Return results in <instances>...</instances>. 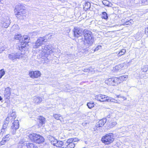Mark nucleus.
<instances>
[{"mask_svg": "<svg viewBox=\"0 0 148 148\" xmlns=\"http://www.w3.org/2000/svg\"><path fill=\"white\" fill-rule=\"evenodd\" d=\"M22 41L21 44H18L16 47V49L19 50L18 52L15 53H12L8 55V57L10 60L14 61L17 59H25L26 55L23 51L26 44L29 42L30 38L27 36H24L22 38Z\"/></svg>", "mask_w": 148, "mask_h": 148, "instance_id": "1", "label": "nucleus"}, {"mask_svg": "<svg viewBox=\"0 0 148 148\" xmlns=\"http://www.w3.org/2000/svg\"><path fill=\"white\" fill-rule=\"evenodd\" d=\"M85 40H81L79 42H82L84 45L87 47L91 46L94 42V38L92 37V32L87 29H84L83 31Z\"/></svg>", "mask_w": 148, "mask_h": 148, "instance_id": "2", "label": "nucleus"}, {"mask_svg": "<svg viewBox=\"0 0 148 148\" xmlns=\"http://www.w3.org/2000/svg\"><path fill=\"white\" fill-rule=\"evenodd\" d=\"M51 35L50 34H48L43 37H40L38 38L36 42L34 45H33L34 48H38L42 45L44 42H46V40L50 38Z\"/></svg>", "mask_w": 148, "mask_h": 148, "instance_id": "3", "label": "nucleus"}, {"mask_svg": "<svg viewBox=\"0 0 148 148\" xmlns=\"http://www.w3.org/2000/svg\"><path fill=\"white\" fill-rule=\"evenodd\" d=\"M7 118H9V120L11 122L14 121V122L12 123V125L11 126L10 128V132L12 134H15L16 130L19 128V121L17 120H14L15 118L11 117L9 115Z\"/></svg>", "mask_w": 148, "mask_h": 148, "instance_id": "4", "label": "nucleus"}, {"mask_svg": "<svg viewBox=\"0 0 148 148\" xmlns=\"http://www.w3.org/2000/svg\"><path fill=\"white\" fill-rule=\"evenodd\" d=\"M29 138L34 143L40 144L44 141V138L41 136L35 134H30L29 135Z\"/></svg>", "mask_w": 148, "mask_h": 148, "instance_id": "5", "label": "nucleus"}, {"mask_svg": "<svg viewBox=\"0 0 148 148\" xmlns=\"http://www.w3.org/2000/svg\"><path fill=\"white\" fill-rule=\"evenodd\" d=\"M114 140V136L112 133L107 134L101 138L102 142L106 145H109L112 143Z\"/></svg>", "mask_w": 148, "mask_h": 148, "instance_id": "6", "label": "nucleus"}, {"mask_svg": "<svg viewBox=\"0 0 148 148\" xmlns=\"http://www.w3.org/2000/svg\"><path fill=\"white\" fill-rule=\"evenodd\" d=\"M73 34L75 37L79 38L78 40L79 41L82 40H84V38L82 36H81L83 32V30L80 28L76 27H75L73 30Z\"/></svg>", "mask_w": 148, "mask_h": 148, "instance_id": "7", "label": "nucleus"}, {"mask_svg": "<svg viewBox=\"0 0 148 148\" xmlns=\"http://www.w3.org/2000/svg\"><path fill=\"white\" fill-rule=\"evenodd\" d=\"M106 118L103 119L99 120L96 123L95 127L94 128L95 130H100L106 123Z\"/></svg>", "mask_w": 148, "mask_h": 148, "instance_id": "8", "label": "nucleus"}, {"mask_svg": "<svg viewBox=\"0 0 148 148\" xmlns=\"http://www.w3.org/2000/svg\"><path fill=\"white\" fill-rule=\"evenodd\" d=\"M26 11L25 10H21V11L14 13L16 16L20 19H23L26 16Z\"/></svg>", "mask_w": 148, "mask_h": 148, "instance_id": "9", "label": "nucleus"}, {"mask_svg": "<svg viewBox=\"0 0 148 148\" xmlns=\"http://www.w3.org/2000/svg\"><path fill=\"white\" fill-rule=\"evenodd\" d=\"M42 49L43 50L44 52L45 51H48L49 53H51L53 52V47L51 44H49L48 45H46L45 46H42Z\"/></svg>", "mask_w": 148, "mask_h": 148, "instance_id": "10", "label": "nucleus"}, {"mask_svg": "<svg viewBox=\"0 0 148 148\" xmlns=\"http://www.w3.org/2000/svg\"><path fill=\"white\" fill-rule=\"evenodd\" d=\"M29 75L31 77L38 78L40 76L41 73L39 71H32L29 72Z\"/></svg>", "mask_w": 148, "mask_h": 148, "instance_id": "11", "label": "nucleus"}, {"mask_svg": "<svg viewBox=\"0 0 148 148\" xmlns=\"http://www.w3.org/2000/svg\"><path fill=\"white\" fill-rule=\"evenodd\" d=\"M48 138L50 140L51 144L54 146H56L58 141V140L55 138L54 137L51 135L48 136Z\"/></svg>", "mask_w": 148, "mask_h": 148, "instance_id": "12", "label": "nucleus"}, {"mask_svg": "<svg viewBox=\"0 0 148 148\" xmlns=\"http://www.w3.org/2000/svg\"><path fill=\"white\" fill-rule=\"evenodd\" d=\"M10 23V20L8 17L5 19L4 21L2 23V27L5 28H7Z\"/></svg>", "mask_w": 148, "mask_h": 148, "instance_id": "13", "label": "nucleus"}, {"mask_svg": "<svg viewBox=\"0 0 148 148\" xmlns=\"http://www.w3.org/2000/svg\"><path fill=\"white\" fill-rule=\"evenodd\" d=\"M23 7H23V5L20 3L16 5L15 6L14 9V13L21 11V10H24Z\"/></svg>", "mask_w": 148, "mask_h": 148, "instance_id": "14", "label": "nucleus"}, {"mask_svg": "<svg viewBox=\"0 0 148 148\" xmlns=\"http://www.w3.org/2000/svg\"><path fill=\"white\" fill-rule=\"evenodd\" d=\"M11 94V88L8 87L5 88L4 96L6 99L9 97Z\"/></svg>", "mask_w": 148, "mask_h": 148, "instance_id": "15", "label": "nucleus"}, {"mask_svg": "<svg viewBox=\"0 0 148 148\" xmlns=\"http://www.w3.org/2000/svg\"><path fill=\"white\" fill-rule=\"evenodd\" d=\"M42 101V99L39 97H35L33 99V102L36 104L40 103Z\"/></svg>", "mask_w": 148, "mask_h": 148, "instance_id": "16", "label": "nucleus"}, {"mask_svg": "<svg viewBox=\"0 0 148 148\" xmlns=\"http://www.w3.org/2000/svg\"><path fill=\"white\" fill-rule=\"evenodd\" d=\"M76 144V143H75L66 144L65 143L64 144V145H66V147H63V148H74L75 147V145Z\"/></svg>", "mask_w": 148, "mask_h": 148, "instance_id": "17", "label": "nucleus"}, {"mask_svg": "<svg viewBox=\"0 0 148 148\" xmlns=\"http://www.w3.org/2000/svg\"><path fill=\"white\" fill-rule=\"evenodd\" d=\"M53 116L57 120H60L61 123L62 121H63L62 117L61 116V115L60 114H54L53 115Z\"/></svg>", "mask_w": 148, "mask_h": 148, "instance_id": "18", "label": "nucleus"}, {"mask_svg": "<svg viewBox=\"0 0 148 148\" xmlns=\"http://www.w3.org/2000/svg\"><path fill=\"white\" fill-rule=\"evenodd\" d=\"M112 81L113 77H111L106 80L105 81V83L108 85H112V84H113Z\"/></svg>", "mask_w": 148, "mask_h": 148, "instance_id": "19", "label": "nucleus"}, {"mask_svg": "<svg viewBox=\"0 0 148 148\" xmlns=\"http://www.w3.org/2000/svg\"><path fill=\"white\" fill-rule=\"evenodd\" d=\"M101 101H109V97L106 95H102Z\"/></svg>", "mask_w": 148, "mask_h": 148, "instance_id": "20", "label": "nucleus"}, {"mask_svg": "<svg viewBox=\"0 0 148 148\" xmlns=\"http://www.w3.org/2000/svg\"><path fill=\"white\" fill-rule=\"evenodd\" d=\"M27 148H38V147L33 143H28L26 144Z\"/></svg>", "mask_w": 148, "mask_h": 148, "instance_id": "21", "label": "nucleus"}, {"mask_svg": "<svg viewBox=\"0 0 148 148\" xmlns=\"http://www.w3.org/2000/svg\"><path fill=\"white\" fill-rule=\"evenodd\" d=\"M39 122L42 125L45 124V119L44 117L40 116L39 118Z\"/></svg>", "mask_w": 148, "mask_h": 148, "instance_id": "22", "label": "nucleus"}, {"mask_svg": "<svg viewBox=\"0 0 148 148\" xmlns=\"http://www.w3.org/2000/svg\"><path fill=\"white\" fill-rule=\"evenodd\" d=\"M87 105L88 108L91 109L94 107L95 105L94 103L92 102H90L88 103Z\"/></svg>", "mask_w": 148, "mask_h": 148, "instance_id": "23", "label": "nucleus"}, {"mask_svg": "<svg viewBox=\"0 0 148 148\" xmlns=\"http://www.w3.org/2000/svg\"><path fill=\"white\" fill-rule=\"evenodd\" d=\"M90 7V3L88 2H86L84 6V8L85 9L87 10L89 9Z\"/></svg>", "mask_w": 148, "mask_h": 148, "instance_id": "24", "label": "nucleus"}, {"mask_svg": "<svg viewBox=\"0 0 148 148\" xmlns=\"http://www.w3.org/2000/svg\"><path fill=\"white\" fill-rule=\"evenodd\" d=\"M128 78V75H124L122 76L119 77V79H120L121 82L124 80H125Z\"/></svg>", "mask_w": 148, "mask_h": 148, "instance_id": "25", "label": "nucleus"}, {"mask_svg": "<svg viewBox=\"0 0 148 148\" xmlns=\"http://www.w3.org/2000/svg\"><path fill=\"white\" fill-rule=\"evenodd\" d=\"M126 50L125 49H122L121 50L119 53L118 54V56H121L124 55L125 53L126 52Z\"/></svg>", "mask_w": 148, "mask_h": 148, "instance_id": "26", "label": "nucleus"}, {"mask_svg": "<svg viewBox=\"0 0 148 148\" xmlns=\"http://www.w3.org/2000/svg\"><path fill=\"white\" fill-rule=\"evenodd\" d=\"M64 144V142L61 141H58L56 147H61Z\"/></svg>", "mask_w": 148, "mask_h": 148, "instance_id": "27", "label": "nucleus"}, {"mask_svg": "<svg viewBox=\"0 0 148 148\" xmlns=\"http://www.w3.org/2000/svg\"><path fill=\"white\" fill-rule=\"evenodd\" d=\"M102 18L106 20L108 18V14L106 12H103L102 13Z\"/></svg>", "mask_w": 148, "mask_h": 148, "instance_id": "28", "label": "nucleus"}, {"mask_svg": "<svg viewBox=\"0 0 148 148\" xmlns=\"http://www.w3.org/2000/svg\"><path fill=\"white\" fill-rule=\"evenodd\" d=\"M109 98L110 99H109V101H111V102H113L114 103H119V100H116L113 98L110 97Z\"/></svg>", "mask_w": 148, "mask_h": 148, "instance_id": "29", "label": "nucleus"}, {"mask_svg": "<svg viewBox=\"0 0 148 148\" xmlns=\"http://www.w3.org/2000/svg\"><path fill=\"white\" fill-rule=\"evenodd\" d=\"M21 37L22 36L21 34H16L15 35L14 38L16 40H21Z\"/></svg>", "mask_w": 148, "mask_h": 148, "instance_id": "30", "label": "nucleus"}, {"mask_svg": "<svg viewBox=\"0 0 148 148\" xmlns=\"http://www.w3.org/2000/svg\"><path fill=\"white\" fill-rule=\"evenodd\" d=\"M5 71L3 69H1L0 70V79L5 75Z\"/></svg>", "mask_w": 148, "mask_h": 148, "instance_id": "31", "label": "nucleus"}, {"mask_svg": "<svg viewBox=\"0 0 148 148\" xmlns=\"http://www.w3.org/2000/svg\"><path fill=\"white\" fill-rule=\"evenodd\" d=\"M117 124V123L116 122H113L110 123L109 125V127L112 128Z\"/></svg>", "mask_w": 148, "mask_h": 148, "instance_id": "32", "label": "nucleus"}, {"mask_svg": "<svg viewBox=\"0 0 148 148\" xmlns=\"http://www.w3.org/2000/svg\"><path fill=\"white\" fill-rule=\"evenodd\" d=\"M10 135L9 134H7L5 136H4L3 138V139H4L7 141H9L10 139Z\"/></svg>", "mask_w": 148, "mask_h": 148, "instance_id": "33", "label": "nucleus"}, {"mask_svg": "<svg viewBox=\"0 0 148 148\" xmlns=\"http://www.w3.org/2000/svg\"><path fill=\"white\" fill-rule=\"evenodd\" d=\"M117 97L118 98H120L121 99V101H123L124 100H126V99H127V98L123 96H122L121 95H117Z\"/></svg>", "mask_w": 148, "mask_h": 148, "instance_id": "34", "label": "nucleus"}, {"mask_svg": "<svg viewBox=\"0 0 148 148\" xmlns=\"http://www.w3.org/2000/svg\"><path fill=\"white\" fill-rule=\"evenodd\" d=\"M101 96H102V95L100 94L99 95L95 97V99L98 100L99 101H101Z\"/></svg>", "mask_w": 148, "mask_h": 148, "instance_id": "35", "label": "nucleus"}, {"mask_svg": "<svg viewBox=\"0 0 148 148\" xmlns=\"http://www.w3.org/2000/svg\"><path fill=\"white\" fill-rule=\"evenodd\" d=\"M9 115H10L11 117H13V118H16V114L15 112H13L12 111V112L11 113L9 114H8Z\"/></svg>", "mask_w": 148, "mask_h": 148, "instance_id": "36", "label": "nucleus"}, {"mask_svg": "<svg viewBox=\"0 0 148 148\" xmlns=\"http://www.w3.org/2000/svg\"><path fill=\"white\" fill-rule=\"evenodd\" d=\"M133 21L132 20H130L128 21H126L124 24V25H130L132 24Z\"/></svg>", "mask_w": 148, "mask_h": 148, "instance_id": "37", "label": "nucleus"}, {"mask_svg": "<svg viewBox=\"0 0 148 148\" xmlns=\"http://www.w3.org/2000/svg\"><path fill=\"white\" fill-rule=\"evenodd\" d=\"M115 81H116V85L118 84L121 82V80L119 79V77L118 78L115 77Z\"/></svg>", "mask_w": 148, "mask_h": 148, "instance_id": "38", "label": "nucleus"}, {"mask_svg": "<svg viewBox=\"0 0 148 148\" xmlns=\"http://www.w3.org/2000/svg\"><path fill=\"white\" fill-rule=\"evenodd\" d=\"M141 70L143 72H146L148 70V68L147 66H144L141 69Z\"/></svg>", "mask_w": 148, "mask_h": 148, "instance_id": "39", "label": "nucleus"}, {"mask_svg": "<svg viewBox=\"0 0 148 148\" xmlns=\"http://www.w3.org/2000/svg\"><path fill=\"white\" fill-rule=\"evenodd\" d=\"M71 143H73L72 138H70L68 139L66 141V142L65 143L66 144Z\"/></svg>", "mask_w": 148, "mask_h": 148, "instance_id": "40", "label": "nucleus"}, {"mask_svg": "<svg viewBox=\"0 0 148 148\" xmlns=\"http://www.w3.org/2000/svg\"><path fill=\"white\" fill-rule=\"evenodd\" d=\"M122 65L121 64L118 65L117 66H116L115 67V69L117 70H119V69H121L122 68Z\"/></svg>", "mask_w": 148, "mask_h": 148, "instance_id": "41", "label": "nucleus"}, {"mask_svg": "<svg viewBox=\"0 0 148 148\" xmlns=\"http://www.w3.org/2000/svg\"><path fill=\"white\" fill-rule=\"evenodd\" d=\"M6 131V130L2 128L1 129V131L0 132V135H1V136H2L3 134L4 133H5Z\"/></svg>", "mask_w": 148, "mask_h": 148, "instance_id": "42", "label": "nucleus"}, {"mask_svg": "<svg viewBox=\"0 0 148 148\" xmlns=\"http://www.w3.org/2000/svg\"><path fill=\"white\" fill-rule=\"evenodd\" d=\"M73 143H75L79 141V140L77 138H72Z\"/></svg>", "mask_w": 148, "mask_h": 148, "instance_id": "43", "label": "nucleus"}, {"mask_svg": "<svg viewBox=\"0 0 148 148\" xmlns=\"http://www.w3.org/2000/svg\"><path fill=\"white\" fill-rule=\"evenodd\" d=\"M14 29H19V27L18 25H13L12 27V29L14 30Z\"/></svg>", "mask_w": 148, "mask_h": 148, "instance_id": "44", "label": "nucleus"}, {"mask_svg": "<svg viewBox=\"0 0 148 148\" xmlns=\"http://www.w3.org/2000/svg\"><path fill=\"white\" fill-rule=\"evenodd\" d=\"M5 139H2V140L0 142V145H2L5 144V143L7 142Z\"/></svg>", "mask_w": 148, "mask_h": 148, "instance_id": "45", "label": "nucleus"}, {"mask_svg": "<svg viewBox=\"0 0 148 148\" xmlns=\"http://www.w3.org/2000/svg\"><path fill=\"white\" fill-rule=\"evenodd\" d=\"M9 122V118H6L5 121H4V124H7V125H8Z\"/></svg>", "mask_w": 148, "mask_h": 148, "instance_id": "46", "label": "nucleus"}, {"mask_svg": "<svg viewBox=\"0 0 148 148\" xmlns=\"http://www.w3.org/2000/svg\"><path fill=\"white\" fill-rule=\"evenodd\" d=\"M101 46L98 45L95 49L94 51H97L99 49H101Z\"/></svg>", "mask_w": 148, "mask_h": 148, "instance_id": "47", "label": "nucleus"}, {"mask_svg": "<svg viewBox=\"0 0 148 148\" xmlns=\"http://www.w3.org/2000/svg\"><path fill=\"white\" fill-rule=\"evenodd\" d=\"M115 77H113V84H112V86H114L116 85V81H115Z\"/></svg>", "mask_w": 148, "mask_h": 148, "instance_id": "48", "label": "nucleus"}, {"mask_svg": "<svg viewBox=\"0 0 148 148\" xmlns=\"http://www.w3.org/2000/svg\"><path fill=\"white\" fill-rule=\"evenodd\" d=\"M7 127L8 125H7V124H4L3 126V127L2 128L4 129H5L6 130V129L7 128Z\"/></svg>", "mask_w": 148, "mask_h": 148, "instance_id": "49", "label": "nucleus"}, {"mask_svg": "<svg viewBox=\"0 0 148 148\" xmlns=\"http://www.w3.org/2000/svg\"><path fill=\"white\" fill-rule=\"evenodd\" d=\"M145 32L146 35H148V27L145 28Z\"/></svg>", "mask_w": 148, "mask_h": 148, "instance_id": "50", "label": "nucleus"}, {"mask_svg": "<svg viewBox=\"0 0 148 148\" xmlns=\"http://www.w3.org/2000/svg\"><path fill=\"white\" fill-rule=\"evenodd\" d=\"M89 71V70H88V69H84V71L85 72L86 71L87 72H88Z\"/></svg>", "mask_w": 148, "mask_h": 148, "instance_id": "51", "label": "nucleus"}, {"mask_svg": "<svg viewBox=\"0 0 148 148\" xmlns=\"http://www.w3.org/2000/svg\"><path fill=\"white\" fill-rule=\"evenodd\" d=\"M2 100V98L0 96V101H1Z\"/></svg>", "mask_w": 148, "mask_h": 148, "instance_id": "52", "label": "nucleus"}, {"mask_svg": "<svg viewBox=\"0 0 148 148\" xmlns=\"http://www.w3.org/2000/svg\"><path fill=\"white\" fill-rule=\"evenodd\" d=\"M110 115H108L107 116V117L108 118H110Z\"/></svg>", "mask_w": 148, "mask_h": 148, "instance_id": "53", "label": "nucleus"}, {"mask_svg": "<svg viewBox=\"0 0 148 148\" xmlns=\"http://www.w3.org/2000/svg\"><path fill=\"white\" fill-rule=\"evenodd\" d=\"M4 49H2V51H1L0 50V53H1L2 51H4Z\"/></svg>", "mask_w": 148, "mask_h": 148, "instance_id": "54", "label": "nucleus"}, {"mask_svg": "<svg viewBox=\"0 0 148 148\" xmlns=\"http://www.w3.org/2000/svg\"><path fill=\"white\" fill-rule=\"evenodd\" d=\"M1 0H0V2H1Z\"/></svg>", "mask_w": 148, "mask_h": 148, "instance_id": "55", "label": "nucleus"}, {"mask_svg": "<svg viewBox=\"0 0 148 148\" xmlns=\"http://www.w3.org/2000/svg\"><path fill=\"white\" fill-rule=\"evenodd\" d=\"M62 148H63V147H62Z\"/></svg>", "mask_w": 148, "mask_h": 148, "instance_id": "56", "label": "nucleus"}]
</instances>
